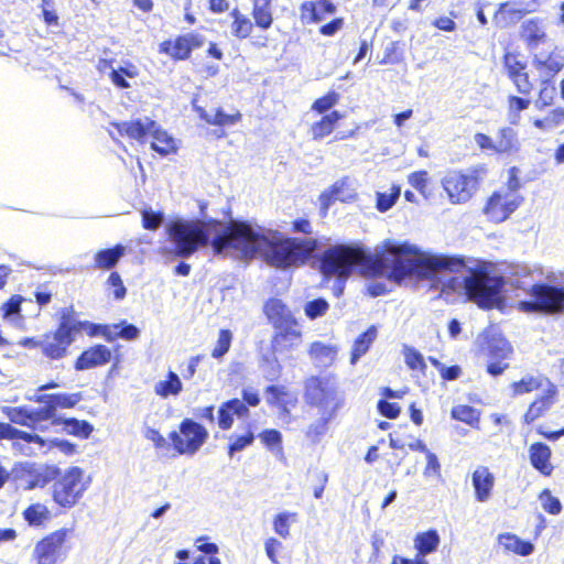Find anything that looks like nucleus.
Returning a JSON list of instances; mask_svg holds the SVG:
<instances>
[{
    "mask_svg": "<svg viewBox=\"0 0 564 564\" xmlns=\"http://www.w3.org/2000/svg\"><path fill=\"white\" fill-rule=\"evenodd\" d=\"M452 417L466 424L474 425L479 422L480 413L470 405L459 404L452 409Z\"/></svg>",
    "mask_w": 564,
    "mask_h": 564,
    "instance_id": "nucleus-43",
    "label": "nucleus"
},
{
    "mask_svg": "<svg viewBox=\"0 0 564 564\" xmlns=\"http://www.w3.org/2000/svg\"><path fill=\"white\" fill-rule=\"evenodd\" d=\"M377 408L381 415L391 420L397 419L401 411V408L398 405V403L389 402L384 399L378 401Z\"/></svg>",
    "mask_w": 564,
    "mask_h": 564,
    "instance_id": "nucleus-64",
    "label": "nucleus"
},
{
    "mask_svg": "<svg viewBox=\"0 0 564 564\" xmlns=\"http://www.w3.org/2000/svg\"><path fill=\"white\" fill-rule=\"evenodd\" d=\"M4 413L10 422L22 425V426H33L31 419V411L24 406H15V408H6Z\"/></svg>",
    "mask_w": 564,
    "mask_h": 564,
    "instance_id": "nucleus-47",
    "label": "nucleus"
},
{
    "mask_svg": "<svg viewBox=\"0 0 564 564\" xmlns=\"http://www.w3.org/2000/svg\"><path fill=\"white\" fill-rule=\"evenodd\" d=\"M530 13V9H518L511 1L500 4L495 14V22L499 28H508L517 24L524 15Z\"/></svg>",
    "mask_w": 564,
    "mask_h": 564,
    "instance_id": "nucleus-25",
    "label": "nucleus"
},
{
    "mask_svg": "<svg viewBox=\"0 0 564 564\" xmlns=\"http://www.w3.org/2000/svg\"><path fill=\"white\" fill-rule=\"evenodd\" d=\"M262 443L272 452L282 454V434L278 430H264L260 435Z\"/></svg>",
    "mask_w": 564,
    "mask_h": 564,
    "instance_id": "nucleus-50",
    "label": "nucleus"
},
{
    "mask_svg": "<svg viewBox=\"0 0 564 564\" xmlns=\"http://www.w3.org/2000/svg\"><path fill=\"white\" fill-rule=\"evenodd\" d=\"M440 544V535L436 530H429L416 534L414 539V547L419 557L425 558L426 555L436 551Z\"/></svg>",
    "mask_w": 564,
    "mask_h": 564,
    "instance_id": "nucleus-31",
    "label": "nucleus"
},
{
    "mask_svg": "<svg viewBox=\"0 0 564 564\" xmlns=\"http://www.w3.org/2000/svg\"><path fill=\"white\" fill-rule=\"evenodd\" d=\"M53 500L63 508H72L83 497L88 488V481H84V470L73 466L54 479Z\"/></svg>",
    "mask_w": 564,
    "mask_h": 564,
    "instance_id": "nucleus-6",
    "label": "nucleus"
},
{
    "mask_svg": "<svg viewBox=\"0 0 564 564\" xmlns=\"http://www.w3.org/2000/svg\"><path fill=\"white\" fill-rule=\"evenodd\" d=\"M149 137L152 138L151 149L160 155H167L176 149L173 138L156 121L155 128L151 129Z\"/></svg>",
    "mask_w": 564,
    "mask_h": 564,
    "instance_id": "nucleus-27",
    "label": "nucleus"
},
{
    "mask_svg": "<svg viewBox=\"0 0 564 564\" xmlns=\"http://www.w3.org/2000/svg\"><path fill=\"white\" fill-rule=\"evenodd\" d=\"M522 200V196L518 193L496 191L488 198L484 213L492 221L502 223L520 206Z\"/></svg>",
    "mask_w": 564,
    "mask_h": 564,
    "instance_id": "nucleus-9",
    "label": "nucleus"
},
{
    "mask_svg": "<svg viewBox=\"0 0 564 564\" xmlns=\"http://www.w3.org/2000/svg\"><path fill=\"white\" fill-rule=\"evenodd\" d=\"M232 341V334L229 329H221L216 343L215 348L212 351V357L215 359H221L229 350Z\"/></svg>",
    "mask_w": 564,
    "mask_h": 564,
    "instance_id": "nucleus-53",
    "label": "nucleus"
},
{
    "mask_svg": "<svg viewBox=\"0 0 564 564\" xmlns=\"http://www.w3.org/2000/svg\"><path fill=\"white\" fill-rule=\"evenodd\" d=\"M303 14H308L312 22H321L326 15L333 14L336 7L329 0L307 1L302 4Z\"/></svg>",
    "mask_w": 564,
    "mask_h": 564,
    "instance_id": "nucleus-28",
    "label": "nucleus"
},
{
    "mask_svg": "<svg viewBox=\"0 0 564 564\" xmlns=\"http://www.w3.org/2000/svg\"><path fill=\"white\" fill-rule=\"evenodd\" d=\"M341 118H343V115L337 110H334V111L325 115L324 117H322V119L319 121L315 122L311 127V133H312L313 139L321 140V139L329 135L333 132L338 120H340Z\"/></svg>",
    "mask_w": 564,
    "mask_h": 564,
    "instance_id": "nucleus-33",
    "label": "nucleus"
},
{
    "mask_svg": "<svg viewBox=\"0 0 564 564\" xmlns=\"http://www.w3.org/2000/svg\"><path fill=\"white\" fill-rule=\"evenodd\" d=\"M62 312L67 319V324L74 337H76V335L80 332H86L90 337L102 336L108 341L115 340V335H112V328L110 325L95 324L88 321H79L73 306L62 308Z\"/></svg>",
    "mask_w": 564,
    "mask_h": 564,
    "instance_id": "nucleus-10",
    "label": "nucleus"
},
{
    "mask_svg": "<svg viewBox=\"0 0 564 564\" xmlns=\"http://www.w3.org/2000/svg\"><path fill=\"white\" fill-rule=\"evenodd\" d=\"M321 416L311 423L305 432L306 437L314 444L319 443L322 437L328 431V424L336 416L337 413L319 412Z\"/></svg>",
    "mask_w": 564,
    "mask_h": 564,
    "instance_id": "nucleus-37",
    "label": "nucleus"
},
{
    "mask_svg": "<svg viewBox=\"0 0 564 564\" xmlns=\"http://www.w3.org/2000/svg\"><path fill=\"white\" fill-rule=\"evenodd\" d=\"M43 404H45L43 408L30 409L33 425L41 421L53 420L54 422L57 419L55 417L56 412L53 408V404H51L50 402H44Z\"/></svg>",
    "mask_w": 564,
    "mask_h": 564,
    "instance_id": "nucleus-61",
    "label": "nucleus"
},
{
    "mask_svg": "<svg viewBox=\"0 0 564 564\" xmlns=\"http://www.w3.org/2000/svg\"><path fill=\"white\" fill-rule=\"evenodd\" d=\"M208 437L207 430L192 419H184L178 432H171L170 440L180 454L194 455Z\"/></svg>",
    "mask_w": 564,
    "mask_h": 564,
    "instance_id": "nucleus-7",
    "label": "nucleus"
},
{
    "mask_svg": "<svg viewBox=\"0 0 564 564\" xmlns=\"http://www.w3.org/2000/svg\"><path fill=\"white\" fill-rule=\"evenodd\" d=\"M120 137H128L140 143H144L151 129L155 128V121L149 117L137 118L130 121L111 122Z\"/></svg>",
    "mask_w": 564,
    "mask_h": 564,
    "instance_id": "nucleus-12",
    "label": "nucleus"
},
{
    "mask_svg": "<svg viewBox=\"0 0 564 564\" xmlns=\"http://www.w3.org/2000/svg\"><path fill=\"white\" fill-rule=\"evenodd\" d=\"M83 399L80 392L76 393H50V403L53 404L55 412L58 408H74Z\"/></svg>",
    "mask_w": 564,
    "mask_h": 564,
    "instance_id": "nucleus-45",
    "label": "nucleus"
},
{
    "mask_svg": "<svg viewBox=\"0 0 564 564\" xmlns=\"http://www.w3.org/2000/svg\"><path fill=\"white\" fill-rule=\"evenodd\" d=\"M390 194L377 193V209L381 213L388 212L397 203L400 196V187L393 186Z\"/></svg>",
    "mask_w": 564,
    "mask_h": 564,
    "instance_id": "nucleus-56",
    "label": "nucleus"
},
{
    "mask_svg": "<svg viewBox=\"0 0 564 564\" xmlns=\"http://www.w3.org/2000/svg\"><path fill=\"white\" fill-rule=\"evenodd\" d=\"M75 337L67 324L63 312H59V323L55 332L43 336L42 352L50 359L58 360L66 356Z\"/></svg>",
    "mask_w": 564,
    "mask_h": 564,
    "instance_id": "nucleus-8",
    "label": "nucleus"
},
{
    "mask_svg": "<svg viewBox=\"0 0 564 564\" xmlns=\"http://www.w3.org/2000/svg\"><path fill=\"white\" fill-rule=\"evenodd\" d=\"M337 347L323 341H314L311 344L308 355L313 364L318 368L330 367L337 357Z\"/></svg>",
    "mask_w": 564,
    "mask_h": 564,
    "instance_id": "nucleus-23",
    "label": "nucleus"
},
{
    "mask_svg": "<svg viewBox=\"0 0 564 564\" xmlns=\"http://www.w3.org/2000/svg\"><path fill=\"white\" fill-rule=\"evenodd\" d=\"M347 186V180L341 178L337 181L329 191L323 192L319 195L321 207L326 212L334 200L348 202L349 194H341L340 189Z\"/></svg>",
    "mask_w": 564,
    "mask_h": 564,
    "instance_id": "nucleus-39",
    "label": "nucleus"
},
{
    "mask_svg": "<svg viewBox=\"0 0 564 564\" xmlns=\"http://www.w3.org/2000/svg\"><path fill=\"white\" fill-rule=\"evenodd\" d=\"M252 28L253 25L249 18H237V21H234L231 24V33L238 39H246L252 32Z\"/></svg>",
    "mask_w": 564,
    "mask_h": 564,
    "instance_id": "nucleus-62",
    "label": "nucleus"
},
{
    "mask_svg": "<svg viewBox=\"0 0 564 564\" xmlns=\"http://www.w3.org/2000/svg\"><path fill=\"white\" fill-rule=\"evenodd\" d=\"M511 352L510 344L505 338H494L488 343V354L491 359L505 360Z\"/></svg>",
    "mask_w": 564,
    "mask_h": 564,
    "instance_id": "nucleus-48",
    "label": "nucleus"
},
{
    "mask_svg": "<svg viewBox=\"0 0 564 564\" xmlns=\"http://www.w3.org/2000/svg\"><path fill=\"white\" fill-rule=\"evenodd\" d=\"M534 66L543 79L551 80L564 67V55L557 50L539 53L534 56Z\"/></svg>",
    "mask_w": 564,
    "mask_h": 564,
    "instance_id": "nucleus-14",
    "label": "nucleus"
},
{
    "mask_svg": "<svg viewBox=\"0 0 564 564\" xmlns=\"http://www.w3.org/2000/svg\"><path fill=\"white\" fill-rule=\"evenodd\" d=\"M543 379L540 377H524L518 382H513L514 394H524L542 387Z\"/></svg>",
    "mask_w": 564,
    "mask_h": 564,
    "instance_id": "nucleus-57",
    "label": "nucleus"
},
{
    "mask_svg": "<svg viewBox=\"0 0 564 564\" xmlns=\"http://www.w3.org/2000/svg\"><path fill=\"white\" fill-rule=\"evenodd\" d=\"M126 246L118 243L112 248L101 249L94 256V269L111 270L126 254Z\"/></svg>",
    "mask_w": 564,
    "mask_h": 564,
    "instance_id": "nucleus-24",
    "label": "nucleus"
},
{
    "mask_svg": "<svg viewBox=\"0 0 564 564\" xmlns=\"http://www.w3.org/2000/svg\"><path fill=\"white\" fill-rule=\"evenodd\" d=\"M164 220L163 214L154 213L152 210H144L142 213V226L148 230L158 229Z\"/></svg>",
    "mask_w": 564,
    "mask_h": 564,
    "instance_id": "nucleus-63",
    "label": "nucleus"
},
{
    "mask_svg": "<svg viewBox=\"0 0 564 564\" xmlns=\"http://www.w3.org/2000/svg\"><path fill=\"white\" fill-rule=\"evenodd\" d=\"M229 440L228 454L232 456L235 453L241 452L250 446L254 441V435L249 431L243 435H231Z\"/></svg>",
    "mask_w": 564,
    "mask_h": 564,
    "instance_id": "nucleus-55",
    "label": "nucleus"
},
{
    "mask_svg": "<svg viewBox=\"0 0 564 564\" xmlns=\"http://www.w3.org/2000/svg\"><path fill=\"white\" fill-rule=\"evenodd\" d=\"M304 398L307 404L318 408L319 412L337 413L344 404L337 384L326 377H311L305 381Z\"/></svg>",
    "mask_w": 564,
    "mask_h": 564,
    "instance_id": "nucleus-4",
    "label": "nucleus"
},
{
    "mask_svg": "<svg viewBox=\"0 0 564 564\" xmlns=\"http://www.w3.org/2000/svg\"><path fill=\"white\" fill-rule=\"evenodd\" d=\"M262 372L268 381H275L281 375L282 367L275 357L263 358Z\"/></svg>",
    "mask_w": 564,
    "mask_h": 564,
    "instance_id": "nucleus-60",
    "label": "nucleus"
},
{
    "mask_svg": "<svg viewBox=\"0 0 564 564\" xmlns=\"http://www.w3.org/2000/svg\"><path fill=\"white\" fill-rule=\"evenodd\" d=\"M503 68L508 77L511 79L525 72L527 63L519 56V54L507 52L503 56Z\"/></svg>",
    "mask_w": 564,
    "mask_h": 564,
    "instance_id": "nucleus-44",
    "label": "nucleus"
},
{
    "mask_svg": "<svg viewBox=\"0 0 564 564\" xmlns=\"http://www.w3.org/2000/svg\"><path fill=\"white\" fill-rule=\"evenodd\" d=\"M539 500L544 511L550 514H558L562 511V503L558 498L552 496L549 489H544L539 495Z\"/></svg>",
    "mask_w": 564,
    "mask_h": 564,
    "instance_id": "nucleus-54",
    "label": "nucleus"
},
{
    "mask_svg": "<svg viewBox=\"0 0 564 564\" xmlns=\"http://www.w3.org/2000/svg\"><path fill=\"white\" fill-rule=\"evenodd\" d=\"M297 521L295 512L283 511L278 513L273 519V530L282 539L290 538V527Z\"/></svg>",
    "mask_w": 564,
    "mask_h": 564,
    "instance_id": "nucleus-41",
    "label": "nucleus"
},
{
    "mask_svg": "<svg viewBox=\"0 0 564 564\" xmlns=\"http://www.w3.org/2000/svg\"><path fill=\"white\" fill-rule=\"evenodd\" d=\"M111 328H112V335H115V340L117 338H122L126 340H134L140 336L139 328L135 325L130 324L126 321H122L118 324H113L111 326Z\"/></svg>",
    "mask_w": 564,
    "mask_h": 564,
    "instance_id": "nucleus-49",
    "label": "nucleus"
},
{
    "mask_svg": "<svg viewBox=\"0 0 564 564\" xmlns=\"http://www.w3.org/2000/svg\"><path fill=\"white\" fill-rule=\"evenodd\" d=\"M2 440H22L26 443L44 446L46 441L39 434L29 433L13 427L10 423L0 422V441Z\"/></svg>",
    "mask_w": 564,
    "mask_h": 564,
    "instance_id": "nucleus-32",
    "label": "nucleus"
},
{
    "mask_svg": "<svg viewBox=\"0 0 564 564\" xmlns=\"http://www.w3.org/2000/svg\"><path fill=\"white\" fill-rule=\"evenodd\" d=\"M520 36L530 50H536L547 37L544 20L531 18L522 22Z\"/></svg>",
    "mask_w": 564,
    "mask_h": 564,
    "instance_id": "nucleus-15",
    "label": "nucleus"
},
{
    "mask_svg": "<svg viewBox=\"0 0 564 564\" xmlns=\"http://www.w3.org/2000/svg\"><path fill=\"white\" fill-rule=\"evenodd\" d=\"M329 308L328 302L318 297L312 301H308L304 306V313L310 319H316L326 314Z\"/></svg>",
    "mask_w": 564,
    "mask_h": 564,
    "instance_id": "nucleus-51",
    "label": "nucleus"
},
{
    "mask_svg": "<svg viewBox=\"0 0 564 564\" xmlns=\"http://www.w3.org/2000/svg\"><path fill=\"white\" fill-rule=\"evenodd\" d=\"M182 390L183 383L181 378L172 370L167 372L166 379L158 381L154 386V392L162 399H167L171 395L176 397Z\"/></svg>",
    "mask_w": 564,
    "mask_h": 564,
    "instance_id": "nucleus-30",
    "label": "nucleus"
},
{
    "mask_svg": "<svg viewBox=\"0 0 564 564\" xmlns=\"http://www.w3.org/2000/svg\"><path fill=\"white\" fill-rule=\"evenodd\" d=\"M194 110L198 113L199 118L208 124L218 127H230L235 126L241 120V113L236 111L235 113H226L223 108H215L206 110L200 106L194 105Z\"/></svg>",
    "mask_w": 564,
    "mask_h": 564,
    "instance_id": "nucleus-20",
    "label": "nucleus"
},
{
    "mask_svg": "<svg viewBox=\"0 0 564 564\" xmlns=\"http://www.w3.org/2000/svg\"><path fill=\"white\" fill-rule=\"evenodd\" d=\"M528 452L532 467L543 476H551L554 466L551 463L552 451L550 446L545 443L536 442L529 447Z\"/></svg>",
    "mask_w": 564,
    "mask_h": 564,
    "instance_id": "nucleus-17",
    "label": "nucleus"
},
{
    "mask_svg": "<svg viewBox=\"0 0 564 564\" xmlns=\"http://www.w3.org/2000/svg\"><path fill=\"white\" fill-rule=\"evenodd\" d=\"M26 300L21 295H13L9 301L2 304L1 311L4 319L15 322L21 318V305Z\"/></svg>",
    "mask_w": 564,
    "mask_h": 564,
    "instance_id": "nucleus-46",
    "label": "nucleus"
},
{
    "mask_svg": "<svg viewBox=\"0 0 564 564\" xmlns=\"http://www.w3.org/2000/svg\"><path fill=\"white\" fill-rule=\"evenodd\" d=\"M263 312L274 328L296 319L291 310L279 299L268 300Z\"/></svg>",
    "mask_w": 564,
    "mask_h": 564,
    "instance_id": "nucleus-21",
    "label": "nucleus"
},
{
    "mask_svg": "<svg viewBox=\"0 0 564 564\" xmlns=\"http://www.w3.org/2000/svg\"><path fill=\"white\" fill-rule=\"evenodd\" d=\"M499 543L505 547L506 551L513 552L522 556L530 555L534 550V546L531 542L523 541L511 533L500 534Z\"/></svg>",
    "mask_w": 564,
    "mask_h": 564,
    "instance_id": "nucleus-36",
    "label": "nucleus"
},
{
    "mask_svg": "<svg viewBox=\"0 0 564 564\" xmlns=\"http://www.w3.org/2000/svg\"><path fill=\"white\" fill-rule=\"evenodd\" d=\"M270 6L271 0H253L252 15L256 24L263 30L269 29L273 21Z\"/></svg>",
    "mask_w": 564,
    "mask_h": 564,
    "instance_id": "nucleus-38",
    "label": "nucleus"
},
{
    "mask_svg": "<svg viewBox=\"0 0 564 564\" xmlns=\"http://www.w3.org/2000/svg\"><path fill=\"white\" fill-rule=\"evenodd\" d=\"M249 409L239 399H231L221 404L218 410V425L221 430H229L234 423V416L243 417L248 415Z\"/></svg>",
    "mask_w": 564,
    "mask_h": 564,
    "instance_id": "nucleus-22",
    "label": "nucleus"
},
{
    "mask_svg": "<svg viewBox=\"0 0 564 564\" xmlns=\"http://www.w3.org/2000/svg\"><path fill=\"white\" fill-rule=\"evenodd\" d=\"M111 359V350L105 345H95L84 350L75 362L78 371L106 365Z\"/></svg>",
    "mask_w": 564,
    "mask_h": 564,
    "instance_id": "nucleus-16",
    "label": "nucleus"
},
{
    "mask_svg": "<svg viewBox=\"0 0 564 564\" xmlns=\"http://www.w3.org/2000/svg\"><path fill=\"white\" fill-rule=\"evenodd\" d=\"M25 473L24 489L32 490L34 488H43L53 481L59 475V468L56 466H35L26 464L23 467Z\"/></svg>",
    "mask_w": 564,
    "mask_h": 564,
    "instance_id": "nucleus-13",
    "label": "nucleus"
},
{
    "mask_svg": "<svg viewBox=\"0 0 564 564\" xmlns=\"http://www.w3.org/2000/svg\"><path fill=\"white\" fill-rule=\"evenodd\" d=\"M66 539V531L58 530L41 540L34 550L39 564H55Z\"/></svg>",
    "mask_w": 564,
    "mask_h": 564,
    "instance_id": "nucleus-11",
    "label": "nucleus"
},
{
    "mask_svg": "<svg viewBox=\"0 0 564 564\" xmlns=\"http://www.w3.org/2000/svg\"><path fill=\"white\" fill-rule=\"evenodd\" d=\"M56 425H63V430L70 435L87 438L94 431L93 425L85 420L58 417L54 421Z\"/></svg>",
    "mask_w": 564,
    "mask_h": 564,
    "instance_id": "nucleus-35",
    "label": "nucleus"
},
{
    "mask_svg": "<svg viewBox=\"0 0 564 564\" xmlns=\"http://www.w3.org/2000/svg\"><path fill=\"white\" fill-rule=\"evenodd\" d=\"M169 235L175 254L181 258L212 246L216 254L234 251L241 260L262 257L269 265L281 270L304 265L318 249L315 238L283 237L250 221L226 225L217 219L182 220L170 227Z\"/></svg>",
    "mask_w": 564,
    "mask_h": 564,
    "instance_id": "nucleus-2",
    "label": "nucleus"
},
{
    "mask_svg": "<svg viewBox=\"0 0 564 564\" xmlns=\"http://www.w3.org/2000/svg\"><path fill=\"white\" fill-rule=\"evenodd\" d=\"M404 361L412 370L424 371L426 368L423 355L413 347L404 346L403 348Z\"/></svg>",
    "mask_w": 564,
    "mask_h": 564,
    "instance_id": "nucleus-52",
    "label": "nucleus"
},
{
    "mask_svg": "<svg viewBox=\"0 0 564 564\" xmlns=\"http://www.w3.org/2000/svg\"><path fill=\"white\" fill-rule=\"evenodd\" d=\"M520 143L517 137V132L510 128L505 127L498 131L496 138V153L498 154H510L519 150Z\"/></svg>",
    "mask_w": 564,
    "mask_h": 564,
    "instance_id": "nucleus-29",
    "label": "nucleus"
},
{
    "mask_svg": "<svg viewBox=\"0 0 564 564\" xmlns=\"http://www.w3.org/2000/svg\"><path fill=\"white\" fill-rule=\"evenodd\" d=\"M471 485L475 490L476 500L486 502L495 486V476L486 466H478L471 475Z\"/></svg>",
    "mask_w": 564,
    "mask_h": 564,
    "instance_id": "nucleus-18",
    "label": "nucleus"
},
{
    "mask_svg": "<svg viewBox=\"0 0 564 564\" xmlns=\"http://www.w3.org/2000/svg\"><path fill=\"white\" fill-rule=\"evenodd\" d=\"M556 95V88L551 84V80L542 79V88L539 93V98L535 101L538 108H543L552 104Z\"/></svg>",
    "mask_w": 564,
    "mask_h": 564,
    "instance_id": "nucleus-59",
    "label": "nucleus"
},
{
    "mask_svg": "<svg viewBox=\"0 0 564 564\" xmlns=\"http://www.w3.org/2000/svg\"><path fill=\"white\" fill-rule=\"evenodd\" d=\"M549 383V388L546 392L538 400H535L533 403H531L529 410L524 414V422L527 424H530L534 422L536 419H539L541 415H543L544 412H546L552 404L554 403V395L556 393V388Z\"/></svg>",
    "mask_w": 564,
    "mask_h": 564,
    "instance_id": "nucleus-26",
    "label": "nucleus"
},
{
    "mask_svg": "<svg viewBox=\"0 0 564 564\" xmlns=\"http://www.w3.org/2000/svg\"><path fill=\"white\" fill-rule=\"evenodd\" d=\"M556 281L557 276L552 271L545 273L542 268L517 265L511 285L528 294L527 300L519 302V310L546 315L564 313V286L555 285Z\"/></svg>",
    "mask_w": 564,
    "mask_h": 564,
    "instance_id": "nucleus-3",
    "label": "nucleus"
},
{
    "mask_svg": "<svg viewBox=\"0 0 564 564\" xmlns=\"http://www.w3.org/2000/svg\"><path fill=\"white\" fill-rule=\"evenodd\" d=\"M274 329L276 332L272 344L276 350L291 349L301 340L302 332L299 327L297 319H294L285 325H281Z\"/></svg>",
    "mask_w": 564,
    "mask_h": 564,
    "instance_id": "nucleus-19",
    "label": "nucleus"
},
{
    "mask_svg": "<svg viewBox=\"0 0 564 564\" xmlns=\"http://www.w3.org/2000/svg\"><path fill=\"white\" fill-rule=\"evenodd\" d=\"M361 263H366L372 275L387 276L397 283L411 278L426 280L441 293L464 294L482 308L503 302L501 276L489 275L476 261L471 265L464 257L431 253L406 241L386 240L373 256L358 245L337 243L326 248L318 258L321 273L336 278L333 286L336 297L343 294L346 280Z\"/></svg>",
    "mask_w": 564,
    "mask_h": 564,
    "instance_id": "nucleus-1",
    "label": "nucleus"
},
{
    "mask_svg": "<svg viewBox=\"0 0 564 564\" xmlns=\"http://www.w3.org/2000/svg\"><path fill=\"white\" fill-rule=\"evenodd\" d=\"M338 100L339 94L332 90L325 96L316 99L312 105V109L318 113H325L332 109L338 102Z\"/></svg>",
    "mask_w": 564,
    "mask_h": 564,
    "instance_id": "nucleus-58",
    "label": "nucleus"
},
{
    "mask_svg": "<svg viewBox=\"0 0 564 564\" xmlns=\"http://www.w3.org/2000/svg\"><path fill=\"white\" fill-rule=\"evenodd\" d=\"M486 173L484 166L468 169L466 172L451 171L442 180V186L452 204H465L477 192Z\"/></svg>",
    "mask_w": 564,
    "mask_h": 564,
    "instance_id": "nucleus-5",
    "label": "nucleus"
},
{
    "mask_svg": "<svg viewBox=\"0 0 564 564\" xmlns=\"http://www.w3.org/2000/svg\"><path fill=\"white\" fill-rule=\"evenodd\" d=\"M184 35L178 36L174 43L166 41L162 43V51L176 59H187L192 53Z\"/></svg>",
    "mask_w": 564,
    "mask_h": 564,
    "instance_id": "nucleus-40",
    "label": "nucleus"
},
{
    "mask_svg": "<svg viewBox=\"0 0 564 564\" xmlns=\"http://www.w3.org/2000/svg\"><path fill=\"white\" fill-rule=\"evenodd\" d=\"M24 520L30 525H41L50 517V511L42 503H33L23 511Z\"/></svg>",
    "mask_w": 564,
    "mask_h": 564,
    "instance_id": "nucleus-42",
    "label": "nucleus"
},
{
    "mask_svg": "<svg viewBox=\"0 0 564 564\" xmlns=\"http://www.w3.org/2000/svg\"><path fill=\"white\" fill-rule=\"evenodd\" d=\"M377 334L378 332L376 326H370L366 332L356 338L350 357L351 365L357 364L360 357H362L369 350L370 346L377 338Z\"/></svg>",
    "mask_w": 564,
    "mask_h": 564,
    "instance_id": "nucleus-34",
    "label": "nucleus"
}]
</instances>
